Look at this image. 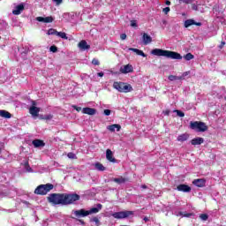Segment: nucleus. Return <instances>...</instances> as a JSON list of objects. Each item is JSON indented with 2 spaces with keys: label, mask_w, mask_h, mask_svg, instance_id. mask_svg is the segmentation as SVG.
Listing matches in <instances>:
<instances>
[{
  "label": "nucleus",
  "mask_w": 226,
  "mask_h": 226,
  "mask_svg": "<svg viewBox=\"0 0 226 226\" xmlns=\"http://www.w3.org/2000/svg\"><path fill=\"white\" fill-rule=\"evenodd\" d=\"M48 200L55 206L58 204L69 206V204H73V202L80 200V196L77 193H52L48 197Z\"/></svg>",
  "instance_id": "f257e3e1"
},
{
  "label": "nucleus",
  "mask_w": 226,
  "mask_h": 226,
  "mask_svg": "<svg viewBox=\"0 0 226 226\" xmlns=\"http://www.w3.org/2000/svg\"><path fill=\"white\" fill-rule=\"evenodd\" d=\"M102 207V204H97L96 207H92L89 210L81 208L79 210H72V213L75 218H86V216H89V215H96V213H100Z\"/></svg>",
  "instance_id": "f03ea898"
},
{
  "label": "nucleus",
  "mask_w": 226,
  "mask_h": 226,
  "mask_svg": "<svg viewBox=\"0 0 226 226\" xmlns=\"http://www.w3.org/2000/svg\"><path fill=\"white\" fill-rule=\"evenodd\" d=\"M151 54L152 56H157L158 57H168V59H183L181 54L162 49H154L151 51Z\"/></svg>",
  "instance_id": "7ed1b4c3"
},
{
  "label": "nucleus",
  "mask_w": 226,
  "mask_h": 226,
  "mask_svg": "<svg viewBox=\"0 0 226 226\" xmlns=\"http://www.w3.org/2000/svg\"><path fill=\"white\" fill-rule=\"evenodd\" d=\"M113 87L114 89H117L118 93H132V91H133L132 85L124 82L115 81L113 83Z\"/></svg>",
  "instance_id": "20e7f679"
},
{
  "label": "nucleus",
  "mask_w": 226,
  "mask_h": 226,
  "mask_svg": "<svg viewBox=\"0 0 226 226\" xmlns=\"http://www.w3.org/2000/svg\"><path fill=\"white\" fill-rule=\"evenodd\" d=\"M51 190H54V185L52 184H46V185H41L36 187L34 190L35 195H47L49 192Z\"/></svg>",
  "instance_id": "39448f33"
},
{
  "label": "nucleus",
  "mask_w": 226,
  "mask_h": 226,
  "mask_svg": "<svg viewBox=\"0 0 226 226\" xmlns=\"http://www.w3.org/2000/svg\"><path fill=\"white\" fill-rule=\"evenodd\" d=\"M190 128L195 132H207V125L204 122H191Z\"/></svg>",
  "instance_id": "423d86ee"
},
{
  "label": "nucleus",
  "mask_w": 226,
  "mask_h": 226,
  "mask_svg": "<svg viewBox=\"0 0 226 226\" xmlns=\"http://www.w3.org/2000/svg\"><path fill=\"white\" fill-rule=\"evenodd\" d=\"M113 218H116L117 220H123L124 218H129V216H133V211H120V212H115L111 215Z\"/></svg>",
  "instance_id": "0eeeda50"
},
{
  "label": "nucleus",
  "mask_w": 226,
  "mask_h": 226,
  "mask_svg": "<svg viewBox=\"0 0 226 226\" xmlns=\"http://www.w3.org/2000/svg\"><path fill=\"white\" fill-rule=\"evenodd\" d=\"M120 72H122L124 75H126L127 73H132L133 72V66L130 64L121 66Z\"/></svg>",
  "instance_id": "6e6552de"
},
{
  "label": "nucleus",
  "mask_w": 226,
  "mask_h": 226,
  "mask_svg": "<svg viewBox=\"0 0 226 226\" xmlns=\"http://www.w3.org/2000/svg\"><path fill=\"white\" fill-rule=\"evenodd\" d=\"M35 20H37V22H44V24H50L51 22H54V18H52V16H49L46 18L37 17Z\"/></svg>",
  "instance_id": "1a4fd4ad"
},
{
  "label": "nucleus",
  "mask_w": 226,
  "mask_h": 226,
  "mask_svg": "<svg viewBox=\"0 0 226 226\" xmlns=\"http://www.w3.org/2000/svg\"><path fill=\"white\" fill-rule=\"evenodd\" d=\"M106 160H108V162H111V163H116V158H114V153H112V150H106Z\"/></svg>",
  "instance_id": "9d476101"
},
{
  "label": "nucleus",
  "mask_w": 226,
  "mask_h": 226,
  "mask_svg": "<svg viewBox=\"0 0 226 226\" xmlns=\"http://www.w3.org/2000/svg\"><path fill=\"white\" fill-rule=\"evenodd\" d=\"M185 27H190L191 26H202V23L200 22H196L195 20L193 19H186L185 21V24H184Z\"/></svg>",
  "instance_id": "9b49d317"
},
{
  "label": "nucleus",
  "mask_w": 226,
  "mask_h": 226,
  "mask_svg": "<svg viewBox=\"0 0 226 226\" xmlns=\"http://www.w3.org/2000/svg\"><path fill=\"white\" fill-rule=\"evenodd\" d=\"M177 190L178 192H184L185 193H188V192H192V187L189 185H177Z\"/></svg>",
  "instance_id": "f8f14e48"
},
{
  "label": "nucleus",
  "mask_w": 226,
  "mask_h": 226,
  "mask_svg": "<svg viewBox=\"0 0 226 226\" xmlns=\"http://www.w3.org/2000/svg\"><path fill=\"white\" fill-rule=\"evenodd\" d=\"M78 47L80 49V50H89V49H91V46L88 45L87 41L85 40L80 41L78 44Z\"/></svg>",
  "instance_id": "ddd939ff"
},
{
  "label": "nucleus",
  "mask_w": 226,
  "mask_h": 226,
  "mask_svg": "<svg viewBox=\"0 0 226 226\" xmlns=\"http://www.w3.org/2000/svg\"><path fill=\"white\" fill-rule=\"evenodd\" d=\"M29 113L33 117H38V114H40V108L32 106L29 108Z\"/></svg>",
  "instance_id": "4468645a"
},
{
  "label": "nucleus",
  "mask_w": 226,
  "mask_h": 226,
  "mask_svg": "<svg viewBox=\"0 0 226 226\" xmlns=\"http://www.w3.org/2000/svg\"><path fill=\"white\" fill-rule=\"evenodd\" d=\"M24 11V4L17 5L12 11L13 15H20Z\"/></svg>",
  "instance_id": "2eb2a0df"
},
{
  "label": "nucleus",
  "mask_w": 226,
  "mask_h": 226,
  "mask_svg": "<svg viewBox=\"0 0 226 226\" xmlns=\"http://www.w3.org/2000/svg\"><path fill=\"white\" fill-rule=\"evenodd\" d=\"M142 40H143L144 45H149V43L153 41V38L147 33H143Z\"/></svg>",
  "instance_id": "dca6fc26"
},
{
  "label": "nucleus",
  "mask_w": 226,
  "mask_h": 226,
  "mask_svg": "<svg viewBox=\"0 0 226 226\" xmlns=\"http://www.w3.org/2000/svg\"><path fill=\"white\" fill-rule=\"evenodd\" d=\"M192 146H200V144H204V138H194L191 140Z\"/></svg>",
  "instance_id": "f3484780"
},
{
  "label": "nucleus",
  "mask_w": 226,
  "mask_h": 226,
  "mask_svg": "<svg viewBox=\"0 0 226 226\" xmlns=\"http://www.w3.org/2000/svg\"><path fill=\"white\" fill-rule=\"evenodd\" d=\"M128 50H130L132 52H135V54H137V56H141V57H147V55H146V53H144V51H142L139 49L129 48Z\"/></svg>",
  "instance_id": "a211bd4d"
},
{
  "label": "nucleus",
  "mask_w": 226,
  "mask_h": 226,
  "mask_svg": "<svg viewBox=\"0 0 226 226\" xmlns=\"http://www.w3.org/2000/svg\"><path fill=\"white\" fill-rule=\"evenodd\" d=\"M83 114H87L88 116H94L96 114V110L93 108H84L82 109Z\"/></svg>",
  "instance_id": "6ab92c4d"
},
{
  "label": "nucleus",
  "mask_w": 226,
  "mask_h": 226,
  "mask_svg": "<svg viewBox=\"0 0 226 226\" xmlns=\"http://www.w3.org/2000/svg\"><path fill=\"white\" fill-rule=\"evenodd\" d=\"M107 130H109V132H120L121 131V125L120 124H111V125H109L107 127Z\"/></svg>",
  "instance_id": "aec40b11"
},
{
  "label": "nucleus",
  "mask_w": 226,
  "mask_h": 226,
  "mask_svg": "<svg viewBox=\"0 0 226 226\" xmlns=\"http://www.w3.org/2000/svg\"><path fill=\"white\" fill-rule=\"evenodd\" d=\"M192 183L193 185H195V186H198L199 188H202V186L206 185V180L204 179H195Z\"/></svg>",
  "instance_id": "412c9836"
},
{
  "label": "nucleus",
  "mask_w": 226,
  "mask_h": 226,
  "mask_svg": "<svg viewBox=\"0 0 226 226\" xmlns=\"http://www.w3.org/2000/svg\"><path fill=\"white\" fill-rule=\"evenodd\" d=\"M32 144L34 147H43L45 143L41 139H34L32 141Z\"/></svg>",
  "instance_id": "4be33fe9"
},
{
  "label": "nucleus",
  "mask_w": 226,
  "mask_h": 226,
  "mask_svg": "<svg viewBox=\"0 0 226 226\" xmlns=\"http://www.w3.org/2000/svg\"><path fill=\"white\" fill-rule=\"evenodd\" d=\"M190 137V135H188V133H184L181 134L177 137V140L178 142H185V140H188V138Z\"/></svg>",
  "instance_id": "5701e85b"
},
{
  "label": "nucleus",
  "mask_w": 226,
  "mask_h": 226,
  "mask_svg": "<svg viewBox=\"0 0 226 226\" xmlns=\"http://www.w3.org/2000/svg\"><path fill=\"white\" fill-rule=\"evenodd\" d=\"M0 117H4L5 119H10L11 117V114L10 112L1 109L0 110Z\"/></svg>",
  "instance_id": "b1692460"
},
{
  "label": "nucleus",
  "mask_w": 226,
  "mask_h": 226,
  "mask_svg": "<svg viewBox=\"0 0 226 226\" xmlns=\"http://www.w3.org/2000/svg\"><path fill=\"white\" fill-rule=\"evenodd\" d=\"M94 166L95 170H99V172H103V170H105V166H103V164L101 162H95Z\"/></svg>",
  "instance_id": "393cba45"
},
{
  "label": "nucleus",
  "mask_w": 226,
  "mask_h": 226,
  "mask_svg": "<svg viewBox=\"0 0 226 226\" xmlns=\"http://www.w3.org/2000/svg\"><path fill=\"white\" fill-rule=\"evenodd\" d=\"M112 181H114V183H117V185H123L126 181V178L120 177L118 178H113Z\"/></svg>",
  "instance_id": "a878e982"
},
{
  "label": "nucleus",
  "mask_w": 226,
  "mask_h": 226,
  "mask_svg": "<svg viewBox=\"0 0 226 226\" xmlns=\"http://www.w3.org/2000/svg\"><path fill=\"white\" fill-rule=\"evenodd\" d=\"M56 36L63 38V40H68V37L66 36V33L64 32H57Z\"/></svg>",
  "instance_id": "bb28decb"
},
{
  "label": "nucleus",
  "mask_w": 226,
  "mask_h": 226,
  "mask_svg": "<svg viewBox=\"0 0 226 226\" xmlns=\"http://www.w3.org/2000/svg\"><path fill=\"white\" fill-rule=\"evenodd\" d=\"M169 80H170L171 82H173V80H181L180 76H174V75H170L168 77Z\"/></svg>",
  "instance_id": "cd10ccee"
},
{
  "label": "nucleus",
  "mask_w": 226,
  "mask_h": 226,
  "mask_svg": "<svg viewBox=\"0 0 226 226\" xmlns=\"http://www.w3.org/2000/svg\"><path fill=\"white\" fill-rule=\"evenodd\" d=\"M193 55L192 53H187L184 58L185 59V61H192V59H193Z\"/></svg>",
  "instance_id": "c85d7f7f"
},
{
  "label": "nucleus",
  "mask_w": 226,
  "mask_h": 226,
  "mask_svg": "<svg viewBox=\"0 0 226 226\" xmlns=\"http://www.w3.org/2000/svg\"><path fill=\"white\" fill-rule=\"evenodd\" d=\"M177 216H182V217L184 216L185 218H190V216H192V214L178 212V214H177Z\"/></svg>",
  "instance_id": "c756f323"
},
{
  "label": "nucleus",
  "mask_w": 226,
  "mask_h": 226,
  "mask_svg": "<svg viewBox=\"0 0 226 226\" xmlns=\"http://www.w3.org/2000/svg\"><path fill=\"white\" fill-rule=\"evenodd\" d=\"M67 156H68V158H70V160H77V154H75L72 152L68 153Z\"/></svg>",
  "instance_id": "7c9ffc66"
},
{
  "label": "nucleus",
  "mask_w": 226,
  "mask_h": 226,
  "mask_svg": "<svg viewBox=\"0 0 226 226\" xmlns=\"http://www.w3.org/2000/svg\"><path fill=\"white\" fill-rule=\"evenodd\" d=\"M25 169L26 172H33V169H31V166H29V162H25Z\"/></svg>",
  "instance_id": "2f4dec72"
},
{
  "label": "nucleus",
  "mask_w": 226,
  "mask_h": 226,
  "mask_svg": "<svg viewBox=\"0 0 226 226\" xmlns=\"http://www.w3.org/2000/svg\"><path fill=\"white\" fill-rule=\"evenodd\" d=\"M200 218L203 222H207V220L209 218V215H207V214H201V215H200Z\"/></svg>",
  "instance_id": "473e14b6"
},
{
  "label": "nucleus",
  "mask_w": 226,
  "mask_h": 226,
  "mask_svg": "<svg viewBox=\"0 0 226 226\" xmlns=\"http://www.w3.org/2000/svg\"><path fill=\"white\" fill-rule=\"evenodd\" d=\"M90 222H93L94 223H95L96 226H100V219H98V217H94L90 220Z\"/></svg>",
  "instance_id": "72a5a7b5"
},
{
  "label": "nucleus",
  "mask_w": 226,
  "mask_h": 226,
  "mask_svg": "<svg viewBox=\"0 0 226 226\" xmlns=\"http://www.w3.org/2000/svg\"><path fill=\"white\" fill-rule=\"evenodd\" d=\"M48 34L49 35L56 34V36H57V31L56 29H54V28H50L48 31Z\"/></svg>",
  "instance_id": "f704fd0d"
},
{
  "label": "nucleus",
  "mask_w": 226,
  "mask_h": 226,
  "mask_svg": "<svg viewBox=\"0 0 226 226\" xmlns=\"http://www.w3.org/2000/svg\"><path fill=\"white\" fill-rule=\"evenodd\" d=\"M174 112L177 113V116H178V117H185V113L179 109H175Z\"/></svg>",
  "instance_id": "c9c22d12"
},
{
  "label": "nucleus",
  "mask_w": 226,
  "mask_h": 226,
  "mask_svg": "<svg viewBox=\"0 0 226 226\" xmlns=\"http://www.w3.org/2000/svg\"><path fill=\"white\" fill-rule=\"evenodd\" d=\"M190 71L183 72V74L180 76L181 80H185V77H188L190 75Z\"/></svg>",
  "instance_id": "e433bc0d"
},
{
  "label": "nucleus",
  "mask_w": 226,
  "mask_h": 226,
  "mask_svg": "<svg viewBox=\"0 0 226 226\" xmlns=\"http://www.w3.org/2000/svg\"><path fill=\"white\" fill-rule=\"evenodd\" d=\"M54 117V116L49 114V115H45L42 119H45L46 121H50V119H52Z\"/></svg>",
  "instance_id": "4c0bfd02"
},
{
  "label": "nucleus",
  "mask_w": 226,
  "mask_h": 226,
  "mask_svg": "<svg viewBox=\"0 0 226 226\" xmlns=\"http://www.w3.org/2000/svg\"><path fill=\"white\" fill-rule=\"evenodd\" d=\"M92 64H94V66H100V61L96 58H94L92 60Z\"/></svg>",
  "instance_id": "58836bf2"
},
{
  "label": "nucleus",
  "mask_w": 226,
  "mask_h": 226,
  "mask_svg": "<svg viewBox=\"0 0 226 226\" xmlns=\"http://www.w3.org/2000/svg\"><path fill=\"white\" fill-rule=\"evenodd\" d=\"M179 3H185V4H192L193 3V0H179Z\"/></svg>",
  "instance_id": "ea45409f"
},
{
  "label": "nucleus",
  "mask_w": 226,
  "mask_h": 226,
  "mask_svg": "<svg viewBox=\"0 0 226 226\" xmlns=\"http://www.w3.org/2000/svg\"><path fill=\"white\" fill-rule=\"evenodd\" d=\"M162 11L165 15H167L169 13V11H170V7H166L162 9Z\"/></svg>",
  "instance_id": "a19ab883"
},
{
  "label": "nucleus",
  "mask_w": 226,
  "mask_h": 226,
  "mask_svg": "<svg viewBox=\"0 0 226 226\" xmlns=\"http://www.w3.org/2000/svg\"><path fill=\"white\" fill-rule=\"evenodd\" d=\"M49 50H50V52L56 53V52H57V47H56V46H51V47L49 48Z\"/></svg>",
  "instance_id": "79ce46f5"
},
{
  "label": "nucleus",
  "mask_w": 226,
  "mask_h": 226,
  "mask_svg": "<svg viewBox=\"0 0 226 226\" xmlns=\"http://www.w3.org/2000/svg\"><path fill=\"white\" fill-rule=\"evenodd\" d=\"M111 112L112 111L110 109H104L103 114H104V116H109L111 114Z\"/></svg>",
  "instance_id": "37998d69"
},
{
  "label": "nucleus",
  "mask_w": 226,
  "mask_h": 226,
  "mask_svg": "<svg viewBox=\"0 0 226 226\" xmlns=\"http://www.w3.org/2000/svg\"><path fill=\"white\" fill-rule=\"evenodd\" d=\"M131 26L137 27V20H131Z\"/></svg>",
  "instance_id": "c03bdc74"
},
{
  "label": "nucleus",
  "mask_w": 226,
  "mask_h": 226,
  "mask_svg": "<svg viewBox=\"0 0 226 226\" xmlns=\"http://www.w3.org/2000/svg\"><path fill=\"white\" fill-rule=\"evenodd\" d=\"M192 10H194L195 11H199V6H198L197 4H193L192 5Z\"/></svg>",
  "instance_id": "a18cd8bd"
},
{
  "label": "nucleus",
  "mask_w": 226,
  "mask_h": 226,
  "mask_svg": "<svg viewBox=\"0 0 226 226\" xmlns=\"http://www.w3.org/2000/svg\"><path fill=\"white\" fill-rule=\"evenodd\" d=\"M73 107V109H75V110H77V112H80V110H82V108L81 107H78V106H72Z\"/></svg>",
  "instance_id": "49530a36"
},
{
  "label": "nucleus",
  "mask_w": 226,
  "mask_h": 226,
  "mask_svg": "<svg viewBox=\"0 0 226 226\" xmlns=\"http://www.w3.org/2000/svg\"><path fill=\"white\" fill-rule=\"evenodd\" d=\"M53 3H56V4L59 5L61 3H63V0H52Z\"/></svg>",
  "instance_id": "de8ad7c7"
},
{
  "label": "nucleus",
  "mask_w": 226,
  "mask_h": 226,
  "mask_svg": "<svg viewBox=\"0 0 226 226\" xmlns=\"http://www.w3.org/2000/svg\"><path fill=\"white\" fill-rule=\"evenodd\" d=\"M121 40H124L126 38V34H122L120 35Z\"/></svg>",
  "instance_id": "09e8293b"
},
{
  "label": "nucleus",
  "mask_w": 226,
  "mask_h": 226,
  "mask_svg": "<svg viewBox=\"0 0 226 226\" xmlns=\"http://www.w3.org/2000/svg\"><path fill=\"white\" fill-rule=\"evenodd\" d=\"M103 75H104V73L102 72L97 73V76H98V77H103Z\"/></svg>",
  "instance_id": "8fccbe9b"
},
{
  "label": "nucleus",
  "mask_w": 226,
  "mask_h": 226,
  "mask_svg": "<svg viewBox=\"0 0 226 226\" xmlns=\"http://www.w3.org/2000/svg\"><path fill=\"white\" fill-rule=\"evenodd\" d=\"M164 114H165V116H169V114H170V110H166V111H164Z\"/></svg>",
  "instance_id": "3c124183"
},
{
  "label": "nucleus",
  "mask_w": 226,
  "mask_h": 226,
  "mask_svg": "<svg viewBox=\"0 0 226 226\" xmlns=\"http://www.w3.org/2000/svg\"><path fill=\"white\" fill-rule=\"evenodd\" d=\"M165 4H167V6H170V1L167 0Z\"/></svg>",
  "instance_id": "603ef678"
},
{
  "label": "nucleus",
  "mask_w": 226,
  "mask_h": 226,
  "mask_svg": "<svg viewBox=\"0 0 226 226\" xmlns=\"http://www.w3.org/2000/svg\"><path fill=\"white\" fill-rule=\"evenodd\" d=\"M141 188H143L144 190H146V188H147V185H141Z\"/></svg>",
  "instance_id": "864d4df0"
},
{
  "label": "nucleus",
  "mask_w": 226,
  "mask_h": 226,
  "mask_svg": "<svg viewBox=\"0 0 226 226\" xmlns=\"http://www.w3.org/2000/svg\"><path fill=\"white\" fill-rule=\"evenodd\" d=\"M145 222H149V218H147V217H144V219H143Z\"/></svg>",
  "instance_id": "5fc2aeb1"
},
{
  "label": "nucleus",
  "mask_w": 226,
  "mask_h": 226,
  "mask_svg": "<svg viewBox=\"0 0 226 226\" xmlns=\"http://www.w3.org/2000/svg\"><path fill=\"white\" fill-rule=\"evenodd\" d=\"M79 222H80V223H81L82 225H84V224H85V222H84V221H83V220H79Z\"/></svg>",
  "instance_id": "6e6d98bb"
},
{
  "label": "nucleus",
  "mask_w": 226,
  "mask_h": 226,
  "mask_svg": "<svg viewBox=\"0 0 226 226\" xmlns=\"http://www.w3.org/2000/svg\"><path fill=\"white\" fill-rule=\"evenodd\" d=\"M22 202H23V204H26V205L29 204V202H27L26 200H23Z\"/></svg>",
  "instance_id": "4d7b16f0"
},
{
  "label": "nucleus",
  "mask_w": 226,
  "mask_h": 226,
  "mask_svg": "<svg viewBox=\"0 0 226 226\" xmlns=\"http://www.w3.org/2000/svg\"><path fill=\"white\" fill-rule=\"evenodd\" d=\"M222 45H225V42H222Z\"/></svg>",
  "instance_id": "13d9d810"
},
{
  "label": "nucleus",
  "mask_w": 226,
  "mask_h": 226,
  "mask_svg": "<svg viewBox=\"0 0 226 226\" xmlns=\"http://www.w3.org/2000/svg\"><path fill=\"white\" fill-rule=\"evenodd\" d=\"M222 45H225V42H222Z\"/></svg>",
  "instance_id": "bf43d9fd"
}]
</instances>
